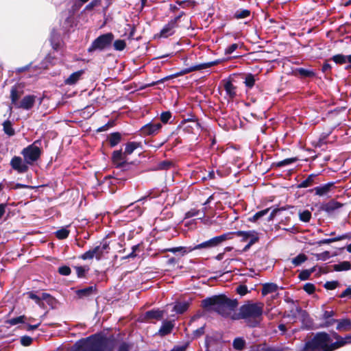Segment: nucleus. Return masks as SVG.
I'll use <instances>...</instances> for the list:
<instances>
[{"label": "nucleus", "instance_id": "nucleus-1", "mask_svg": "<svg viewBox=\"0 0 351 351\" xmlns=\"http://www.w3.org/2000/svg\"><path fill=\"white\" fill-rule=\"evenodd\" d=\"M238 304L237 299H230L225 294L208 297L201 302V306L206 311H215L223 317H228Z\"/></svg>", "mask_w": 351, "mask_h": 351}, {"label": "nucleus", "instance_id": "nucleus-2", "mask_svg": "<svg viewBox=\"0 0 351 351\" xmlns=\"http://www.w3.org/2000/svg\"><path fill=\"white\" fill-rule=\"evenodd\" d=\"M263 304L261 302H252L247 301L241 305L239 311L231 315L233 320L244 319L247 326L250 328H255L259 326L262 321L263 313Z\"/></svg>", "mask_w": 351, "mask_h": 351}, {"label": "nucleus", "instance_id": "nucleus-3", "mask_svg": "<svg viewBox=\"0 0 351 351\" xmlns=\"http://www.w3.org/2000/svg\"><path fill=\"white\" fill-rule=\"evenodd\" d=\"M330 342L331 338L329 333L324 331L317 332L305 343L304 348L312 351H332V349H330Z\"/></svg>", "mask_w": 351, "mask_h": 351}, {"label": "nucleus", "instance_id": "nucleus-4", "mask_svg": "<svg viewBox=\"0 0 351 351\" xmlns=\"http://www.w3.org/2000/svg\"><path fill=\"white\" fill-rule=\"evenodd\" d=\"M119 339L114 335L109 337L95 334L92 335L91 349L93 351H114Z\"/></svg>", "mask_w": 351, "mask_h": 351}, {"label": "nucleus", "instance_id": "nucleus-5", "mask_svg": "<svg viewBox=\"0 0 351 351\" xmlns=\"http://www.w3.org/2000/svg\"><path fill=\"white\" fill-rule=\"evenodd\" d=\"M111 161L117 171L116 175L121 176V173H125V176L121 177L120 179L127 180L134 177L137 174V167L134 162H128V158H122V159H114V156H111ZM115 173V171H114Z\"/></svg>", "mask_w": 351, "mask_h": 351}, {"label": "nucleus", "instance_id": "nucleus-6", "mask_svg": "<svg viewBox=\"0 0 351 351\" xmlns=\"http://www.w3.org/2000/svg\"><path fill=\"white\" fill-rule=\"evenodd\" d=\"M110 250V243L106 239H103L100 244L96 245L93 249L89 250L82 254L80 258L84 261L93 259L94 257L97 261H100L105 254L109 253Z\"/></svg>", "mask_w": 351, "mask_h": 351}, {"label": "nucleus", "instance_id": "nucleus-7", "mask_svg": "<svg viewBox=\"0 0 351 351\" xmlns=\"http://www.w3.org/2000/svg\"><path fill=\"white\" fill-rule=\"evenodd\" d=\"M114 34L112 32L101 34L95 38L88 48V52L92 53L95 51H104L110 47L114 40Z\"/></svg>", "mask_w": 351, "mask_h": 351}, {"label": "nucleus", "instance_id": "nucleus-8", "mask_svg": "<svg viewBox=\"0 0 351 351\" xmlns=\"http://www.w3.org/2000/svg\"><path fill=\"white\" fill-rule=\"evenodd\" d=\"M39 143L40 141H36L32 144L23 148L21 152L23 158L29 165H33L41 156L42 149L36 145Z\"/></svg>", "mask_w": 351, "mask_h": 351}, {"label": "nucleus", "instance_id": "nucleus-9", "mask_svg": "<svg viewBox=\"0 0 351 351\" xmlns=\"http://www.w3.org/2000/svg\"><path fill=\"white\" fill-rule=\"evenodd\" d=\"M220 62H221L220 60H216L212 61V62L196 64V65L190 66L189 68H185L184 69H182L181 71L167 77L165 79L166 80L173 79V78L189 73L193 71H199V70L205 69L207 68H210L211 66L219 64Z\"/></svg>", "mask_w": 351, "mask_h": 351}, {"label": "nucleus", "instance_id": "nucleus-10", "mask_svg": "<svg viewBox=\"0 0 351 351\" xmlns=\"http://www.w3.org/2000/svg\"><path fill=\"white\" fill-rule=\"evenodd\" d=\"M139 147H142L141 142L129 141L125 145L124 152H123L122 149L114 150L112 153V156H114V158L116 160H121L122 158H128V156L131 155L134 150Z\"/></svg>", "mask_w": 351, "mask_h": 351}, {"label": "nucleus", "instance_id": "nucleus-11", "mask_svg": "<svg viewBox=\"0 0 351 351\" xmlns=\"http://www.w3.org/2000/svg\"><path fill=\"white\" fill-rule=\"evenodd\" d=\"M232 233L226 232L219 236L215 237L206 241H204L200 244L196 245L193 247L194 250L202 249V248H210L218 246L222 242L226 240L231 239Z\"/></svg>", "mask_w": 351, "mask_h": 351}, {"label": "nucleus", "instance_id": "nucleus-12", "mask_svg": "<svg viewBox=\"0 0 351 351\" xmlns=\"http://www.w3.org/2000/svg\"><path fill=\"white\" fill-rule=\"evenodd\" d=\"M10 165L12 169L16 171L18 173L23 174L29 171V165L26 162L25 158H22L21 156H14L12 158Z\"/></svg>", "mask_w": 351, "mask_h": 351}, {"label": "nucleus", "instance_id": "nucleus-13", "mask_svg": "<svg viewBox=\"0 0 351 351\" xmlns=\"http://www.w3.org/2000/svg\"><path fill=\"white\" fill-rule=\"evenodd\" d=\"M178 27H179V24L176 23V19H171L168 23L162 27L158 36L160 38H167L175 34Z\"/></svg>", "mask_w": 351, "mask_h": 351}, {"label": "nucleus", "instance_id": "nucleus-14", "mask_svg": "<svg viewBox=\"0 0 351 351\" xmlns=\"http://www.w3.org/2000/svg\"><path fill=\"white\" fill-rule=\"evenodd\" d=\"M162 128L160 123H152L145 124L140 129L141 135L142 136H154L156 135Z\"/></svg>", "mask_w": 351, "mask_h": 351}, {"label": "nucleus", "instance_id": "nucleus-15", "mask_svg": "<svg viewBox=\"0 0 351 351\" xmlns=\"http://www.w3.org/2000/svg\"><path fill=\"white\" fill-rule=\"evenodd\" d=\"M337 65H344L345 69H351V54L344 55L342 53H338L332 56L330 59Z\"/></svg>", "mask_w": 351, "mask_h": 351}, {"label": "nucleus", "instance_id": "nucleus-16", "mask_svg": "<svg viewBox=\"0 0 351 351\" xmlns=\"http://www.w3.org/2000/svg\"><path fill=\"white\" fill-rule=\"evenodd\" d=\"M335 315V312L332 310L331 311H325L322 315V319L324 322L320 324V328H329L333 326L336 322H337V319H334L333 316Z\"/></svg>", "mask_w": 351, "mask_h": 351}, {"label": "nucleus", "instance_id": "nucleus-17", "mask_svg": "<svg viewBox=\"0 0 351 351\" xmlns=\"http://www.w3.org/2000/svg\"><path fill=\"white\" fill-rule=\"evenodd\" d=\"M97 293V285L89 286L84 289H77L75 291V295L78 299L88 298L93 295Z\"/></svg>", "mask_w": 351, "mask_h": 351}, {"label": "nucleus", "instance_id": "nucleus-18", "mask_svg": "<svg viewBox=\"0 0 351 351\" xmlns=\"http://www.w3.org/2000/svg\"><path fill=\"white\" fill-rule=\"evenodd\" d=\"M165 311L160 309H152L146 311L143 315L145 322H151L152 320H161L164 317Z\"/></svg>", "mask_w": 351, "mask_h": 351}, {"label": "nucleus", "instance_id": "nucleus-19", "mask_svg": "<svg viewBox=\"0 0 351 351\" xmlns=\"http://www.w3.org/2000/svg\"><path fill=\"white\" fill-rule=\"evenodd\" d=\"M343 204L332 199L326 203L322 204L320 209L326 213L330 214L335 210H338L343 206Z\"/></svg>", "mask_w": 351, "mask_h": 351}, {"label": "nucleus", "instance_id": "nucleus-20", "mask_svg": "<svg viewBox=\"0 0 351 351\" xmlns=\"http://www.w3.org/2000/svg\"><path fill=\"white\" fill-rule=\"evenodd\" d=\"M36 97L33 95H28L25 96L17 105V108H22L23 110H29L32 109L36 102Z\"/></svg>", "mask_w": 351, "mask_h": 351}, {"label": "nucleus", "instance_id": "nucleus-21", "mask_svg": "<svg viewBox=\"0 0 351 351\" xmlns=\"http://www.w3.org/2000/svg\"><path fill=\"white\" fill-rule=\"evenodd\" d=\"M330 335V338L332 337L336 341L333 343H330V349H332V351H335L340 348L345 346V342L343 337L341 336L336 331L332 330L329 333Z\"/></svg>", "mask_w": 351, "mask_h": 351}, {"label": "nucleus", "instance_id": "nucleus-22", "mask_svg": "<svg viewBox=\"0 0 351 351\" xmlns=\"http://www.w3.org/2000/svg\"><path fill=\"white\" fill-rule=\"evenodd\" d=\"M85 71L84 69L79 70L71 73L67 78L64 80L65 85L73 86L75 85L82 78L84 74Z\"/></svg>", "mask_w": 351, "mask_h": 351}, {"label": "nucleus", "instance_id": "nucleus-23", "mask_svg": "<svg viewBox=\"0 0 351 351\" xmlns=\"http://www.w3.org/2000/svg\"><path fill=\"white\" fill-rule=\"evenodd\" d=\"M193 247H184V246H180V247H169V248H165L160 250V252L161 253L165 252H172L173 254L180 253L181 256H184L186 254L189 252H191L193 251Z\"/></svg>", "mask_w": 351, "mask_h": 351}, {"label": "nucleus", "instance_id": "nucleus-24", "mask_svg": "<svg viewBox=\"0 0 351 351\" xmlns=\"http://www.w3.org/2000/svg\"><path fill=\"white\" fill-rule=\"evenodd\" d=\"M335 182H328L324 185L316 186L312 189H310L309 192H315V195L319 196H323L326 195L332 189V186H334Z\"/></svg>", "mask_w": 351, "mask_h": 351}, {"label": "nucleus", "instance_id": "nucleus-25", "mask_svg": "<svg viewBox=\"0 0 351 351\" xmlns=\"http://www.w3.org/2000/svg\"><path fill=\"white\" fill-rule=\"evenodd\" d=\"M223 87L226 90V95L233 99L237 96V86H234L230 80H223Z\"/></svg>", "mask_w": 351, "mask_h": 351}, {"label": "nucleus", "instance_id": "nucleus-26", "mask_svg": "<svg viewBox=\"0 0 351 351\" xmlns=\"http://www.w3.org/2000/svg\"><path fill=\"white\" fill-rule=\"evenodd\" d=\"M294 75L301 79L313 78L315 77V73L313 70H309L304 68H296L293 71Z\"/></svg>", "mask_w": 351, "mask_h": 351}, {"label": "nucleus", "instance_id": "nucleus-27", "mask_svg": "<svg viewBox=\"0 0 351 351\" xmlns=\"http://www.w3.org/2000/svg\"><path fill=\"white\" fill-rule=\"evenodd\" d=\"M336 330L339 332H348L351 330V319L349 318L337 319Z\"/></svg>", "mask_w": 351, "mask_h": 351}, {"label": "nucleus", "instance_id": "nucleus-28", "mask_svg": "<svg viewBox=\"0 0 351 351\" xmlns=\"http://www.w3.org/2000/svg\"><path fill=\"white\" fill-rule=\"evenodd\" d=\"M122 141V134L119 132L110 133L107 136V141L108 142L110 147H114L119 145Z\"/></svg>", "mask_w": 351, "mask_h": 351}, {"label": "nucleus", "instance_id": "nucleus-29", "mask_svg": "<svg viewBox=\"0 0 351 351\" xmlns=\"http://www.w3.org/2000/svg\"><path fill=\"white\" fill-rule=\"evenodd\" d=\"M92 346V335L86 340H83L82 342L80 343H76L75 344V346L76 347L75 349H74L75 351H93L91 349Z\"/></svg>", "mask_w": 351, "mask_h": 351}, {"label": "nucleus", "instance_id": "nucleus-30", "mask_svg": "<svg viewBox=\"0 0 351 351\" xmlns=\"http://www.w3.org/2000/svg\"><path fill=\"white\" fill-rule=\"evenodd\" d=\"M49 41H50L52 48L55 51H58L60 49V34L54 29L51 32Z\"/></svg>", "mask_w": 351, "mask_h": 351}, {"label": "nucleus", "instance_id": "nucleus-31", "mask_svg": "<svg viewBox=\"0 0 351 351\" xmlns=\"http://www.w3.org/2000/svg\"><path fill=\"white\" fill-rule=\"evenodd\" d=\"M298 310L299 311V315L302 324L307 328H310L313 324V319L308 312L302 308H298Z\"/></svg>", "mask_w": 351, "mask_h": 351}, {"label": "nucleus", "instance_id": "nucleus-32", "mask_svg": "<svg viewBox=\"0 0 351 351\" xmlns=\"http://www.w3.org/2000/svg\"><path fill=\"white\" fill-rule=\"evenodd\" d=\"M346 239H351V236L350 235L349 233L343 234L342 235H340V236H338L336 237H333V238L324 239L320 240L317 242V244L319 245H324V244H330L331 243L341 241V240Z\"/></svg>", "mask_w": 351, "mask_h": 351}, {"label": "nucleus", "instance_id": "nucleus-33", "mask_svg": "<svg viewBox=\"0 0 351 351\" xmlns=\"http://www.w3.org/2000/svg\"><path fill=\"white\" fill-rule=\"evenodd\" d=\"M317 176V175L314 173L308 175L306 179H305L304 180H303L302 182L297 185V188H307L313 186L314 184H317L318 182L315 181Z\"/></svg>", "mask_w": 351, "mask_h": 351}, {"label": "nucleus", "instance_id": "nucleus-34", "mask_svg": "<svg viewBox=\"0 0 351 351\" xmlns=\"http://www.w3.org/2000/svg\"><path fill=\"white\" fill-rule=\"evenodd\" d=\"M174 327L171 321H164L158 331L160 335L166 336L170 334Z\"/></svg>", "mask_w": 351, "mask_h": 351}, {"label": "nucleus", "instance_id": "nucleus-35", "mask_svg": "<svg viewBox=\"0 0 351 351\" xmlns=\"http://www.w3.org/2000/svg\"><path fill=\"white\" fill-rule=\"evenodd\" d=\"M298 160L297 157L289 158L284 159L278 162H274L271 164V168H280L287 165H289L292 163H294Z\"/></svg>", "mask_w": 351, "mask_h": 351}, {"label": "nucleus", "instance_id": "nucleus-36", "mask_svg": "<svg viewBox=\"0 0 351 351\" xmlns=\"http://www.w3.org/2000/svg\"><path fill=\"white\" fill-rule=\"evenodd\" d=\"M22 92H19L16 86H13L10 90V99L12 101V104H13L16 108H17V105H19V102H18L19 99L21 97Z\"/></svg>", "mask_w": 351, "mask_h": 351}, {"label": "nucleus", "instance_id": "nucleus-37", "mask_svg": "<svg viewBox=\"0 0 351 351\" xmlns=\"http://www.w3.org/2000/svg\"><path fill=\"white\" fill-rule=\"evenodd\" d=\"M189 305V302H176L173 306V311L178 314H182L188 310Z\"/></svg>", "mask_w": 351, "mask_h": 351}, {"label": "nucleus", "instance_id": "nucleus-38", "mask_svg": "<svg viewBox=\"0 0 351 351\" xmlns=\"http://www.w3.org/2000/svg\"><path fill=\"white\" fill-rule=\"evenodd\" d=\"M278 285L275 283H265L263 285L261 293L263 296H265L269 293L276 292L278 290Z\"/></svg>", "mask_w": 351, "mask_h": 351}, {"label": "nucleus", "instance_id": "nucleus-39", "mask_svg": "<svg viewBox=\"0 0 351 351\" xmlns=\"http://www.w3.org/2000/svg\"><path fill=\"white\" fill-rule=\"evenodd\" d=\"M251 12L250 10L247 9H240L237 10L234 15L233 19L239 20V19H243L245 18H248L250 16Z\"/></svg>", "mask_w": 351, "mask_h": 351}, {"label": "nucleus", "instance_id": "nucleus-40", "mask_svg": "<svg viewBox=\"0 0 351 351\" xmlns=\"http://www.w3.org/2000/svg\"><path fill=\"white\" fill-rule=\"evenodd\" d=\"M73 268L75 269L76 274L78 278H86V274L90 270V267L88 265L74 266Z\"/></svg>", "mask_w": 351, "mask_h": 351}, {"label": "nucleus", "instance_id": "nucleus-41", "mask_svg": "<svg viewBox=\"0 0 351 351\" xmlns=\"http://www.w3.org/2000/svg\"><path fill=\"white\" fill-rule=\"evenodd\" d=\"M3 130L5 134L9 136H12L15 134V131L12 128V123L10 120H5L3 123Z\"/></svg>", "mask_w": 351, "mask_h": 351}, {"label": "nucleus", "instance_id": "nucleus-42", "mask_svg": "<svg viewBox=\"0 0 351 351\" xmlns=\"http://www.w3.org/2000/svg\"><path fill=\"white\" fill-rule=\"evenodd\" d=\"M332 267L336 271H348L351 269V263L349 261H342L338 264H335Z\"/></svg>", "mask_w": 351, "mask_h": 351}, {"label": "nucleus", "instance_id": "nucleus-43", "mask_svg": "<svg viewBox=\"0 0 351 351\" xmlns=\"http://www.w3.org/2000/svg\"><path fill=\"white\" fill-rule=\"evenodd\" d=\"M298 216L301 221L308 223L312 217V214L308 210H299Z\"/></svg>", "mask_w": 351, "mask_h": 351}, {"label": "nucleus", "instance_id": "nucleus-44", "mask_svg": "<svg viewBox=\"0 0 351 351\" xmlns=\"http://www.w3.org/2000/svg\"><path fill=\"white\" fill-rule=\"evenodd\" d=\"M173 163L172 161L166 160H163V161L159 162L156 165V167L154 169L156 170V171H158V170H168L171 167H173Z\"/></svg>", "mask_w": 351, "mask_h": 351}, {"label": "nucleus", "instance_id": "nucleus-45", "mask_svg": "<svg viewBox=\"0 0 351 351\" xmlns=\"http://www.w3.org/2000/svg\"><path fill=\"white\" fill-rule=\"evenodd\" d=\"M308 259L306 254L301 253L291 260L292 264L295 266H300Z\"/></svg>", "mask_w": 351, "mask_h": 351}, {"label": "nucleus", "instance_id": "nucleus-46", "mask_svg": "<svg viewBox=\"0 0 351 351\" xmlns=\"http://www.w3.org/2000/svg\"><path fill=\"white\" fill-rule=\"evenodd\" d=\"M232 233L231 239L234 238V236H237L241 237V241L245 242L249 239V237L250 236L249 231H242L239 230L236 232H230Z\"/></svg>", "mask_w": 351, "mask_h": 351}, {"label": "nucleus", "instance_id": "nucleus-47", "mask_svg": "<svg viewBox=\"0 0 351 351\" xmlns=\"http://www.w3.org/2000/svg\"><path fill=\"white\" fill-rule=\"evenodd\" d=\"M117 351H130L132 348V344L122 339H119V342L117 343Z\"/></svg>", "mask_w": 351, "mask_h": 351}, {"label": "nucleus", "instance_id": "nucleus-48", "mask_svg": "<svg viewBox=\"0 0 351 351\" xmlns=\"http://www.w3.org/2000/svg\"><path fill=\"white\" fill-rule=\"evenodd\" d=\"M176 4L181 6L183 8H195L197 5V2L194 0H183V1H176Z\"/></svg>", "mask_w": 351, "mask_h": 351}, {"label": "nucleus", "instance_id": "nucleus-49", "mask_svg": "<svg viewBox=\"0 0 351 351\" xmlns=\"http://www.w3.org/2000/svg\"><path fill=\"white\" fill-rule=\"evenodd\" d=\"M187 123H193L197 130H199L202 128L198 121V119L195 115H193L191 116V118L188 119H184V121H182V125H186Z\"/></svg>", "mask_w": 351, "mask_h": 351}, {"label": "nucleus", "instance_id": "nucleus-50", "mask_svg": "<svg viewBox=\"0 0 351 351\" xmlns=\"http://www.w3.org/2000/svg\"><path fill=\"white\" fill-rule=\"evenodd\" d=\"M269 208H266L256 213L252 217L248 218V221L256 222L262 217L265 216L269 212Z\"/></svg>", "mask_w": 351, "mask_h": 351}, {"label": "nucleus", "instance_id": "nucleus-51", "mask_svg": "<svg viewBox=\"0 0 351 351\" xmlns=\"http://www.w3.org/2000/svg\"><path fill=\"white\" fill-rule=\"evenodd\" d=\"M245 341L241 337H237L233 341V348L237 350H241L244 348Z\"/></svg>", "mask_w": 351, "mask_h": 351}, {"label": "nucleus", "instance_id": "nucleus-52", "mask_svg": "<svg viewBox=\"0 0 351 351\" xmlns=\"http://www.w3.org/2000/svg\"><path fill=\"white\" fill-rule=\"evenodd\" d=\"M255 77L252 73H247L245 77L244 84L248 88H252L255 84Z\"/></svg>", "mask_w": 351, "mask_h": 351}, {"label": "nucleus", "instance_id": "nucleus-53", "mask_svg": "<svg viewBox=\"0 0 351 351\" xmlns=\"http://www.w3.org/2000/svg\"><path fill=\"white\" fill-rule=\"evenodd\" d=\"M69 232L70 231L68 229L62 228L57 230L55 235L58 239H65L69 237Z\"/></svg>", "mask_w": 351, "mask_h": 351}, {"label": "nucleus", "instance_id": "nucleus-54", "mask_svg": "<svg viewBox=\"0 0 351 351\" xmlns=\"http://www.w3.org/2000/svg\"><path fill=\"white\" fill-rule=\"evenodd\" d=\"M298 308H302L298 305V306L293 305L289 310V313L287 315H284V317L295 319L297 317L298 315H299V311L298 310Z\"/></svg>", "mask_w": 351, "mask_h": 351}, {"label": "nucleus", "instance_id": "nucleus-55", "mask_svg": "<svg viewBox=\"0 0 351 351\" xmlns=\"http://www.w3.org/2000/svg\"><path fill=\"white\" fill-rule=\"evenodd\" d=\"M26 319L25 315H21L16 317L12 318L6 321V323L11 325L14 326L19 323H25V319Z\"/></svg>", "mask_w": 351, "mask_h": 351}, {"label": "nucleus", "instance_id": "nucleus-56", "mask_svg": "<svg viewBox=\"0 0 351 351\" xmlns=\"http://www.w3.org/2000/svg\"><path fill=\"white\" fill-rule=\"evenodd\" d=\"M113 46L115 50L121 51L126 47V43L124 40L118 39L114 42Z\"/></svg>", "mask_w": 351, "mask_h": 351}, {"label": "nucleus", "instance_id": "nucleus-57", "mask_svg": "<svg viewBox=\"0 0 351 351\" xmlns=\"http://www.w3.org/2000/svg\"><path fill=\"white\" fill-rule=\"evenodd\" d=\"M171 117L172 114L170 111H165L160 114V119L161 122L165 124L169 122Z\"/></svg>", "mask_w": 351, "mask_h": 351}, {"label": "nucleus", "instance_id": "nucleus-58", "mask_svg": "<svg viewBox=\"0 0 351 351\" xmlns=\"http://www.w3.org/2000/svg\"><path fill=\"white\" fill-rule=\"evenodd\" d=\"M101 0H92L88 4H87L84 8L85 11H91L94 8L100 5Z\"/></svg>", "mask_w": 351, "mask_h": 351}, {"label": "nucleus", "instance_id": "nucleus-59", "mask_svg": "<svg viewBox=\"0 0 351 351\" xmlns=\"http://www.w3.org/2000/svg\"><path fill=\"white\" fill-rule=\"evenodd\" d=\"M339 284V283L337 280L327 281L324 285V287L328 290H333V289H335L338 287Z\"/></svg>", "mask_w": 351, "mask_h": 351}, {"label": "nucleus", "instance_id": "nucleus-60", "mask_svg": "<svg viewBox=\"0 0 351 351\" xmlns=\"http://www.w3.org/2000/svg\"><path fill=\"white\" fill-rule=\"evenodd\" d=\"M236 292L239 295L243 296L246 295L249 291L247 289V287L245 285H240L236 288Z\"/></svg>", "mask_w": 351, "mask_h": 351}, {"label": "nucleus", "instance_id": "nucleus-61", "mask_svg": "<svg viewBox=\"0 0 351 351\" xmlns=\"http://www.w3.org/2000/svg\"><path fill=\"white\" fill-rule=\"evenodd\" d=\"M303 289L308 294H313L315 291V286L313 283L308 282L304 285Z\"/></svg>", "mask_w": 351, "mask_h": 351}, {"label": "nucleus", "instance_id": "nucleus-62", "mask_svg": "<svg viewBox=\"0 0 351 351\" xmlns=\"http://www.w3.org/2000/svg\"><path fill=\"white\" fill-rule=\"evenodd\" d=\"M20 341L22 346H29L33 341V339L29 336L25 335L21 337Z\"/></svg>", "mask_w": 351, "mask_h": 351}, {"label": "nucleus", "instance_id": "nucleus-63", "mask_svg": "<svg viewBox=\"0 0 351 351\" xmlns=\"http://www.w3.org/2000/svg\"><path fill=\"white\" fill-rule=\"evenodd\" d=\"M58 272L62 276H69L71 273V269L69 266L63 265L58 268Z\"/></svg>", "mask_w": 351, "mask_h": 351}, {"label": "nucleus", "instance_id": "nucleus-64", "mask_svg": "<svg viewBox=\"0 0 351 351\" xmlns=\"http://www.w3.org/2000/svg\"><path fill=\"white\" fill-rule=\"evenodd\" d=\"M42 300H45L49 304H51L54 301V298L52 297L49 293H43L41 297H40Z\"/></svg>", "mask_w": 351, "mask_h": 351}]
</instances>
